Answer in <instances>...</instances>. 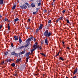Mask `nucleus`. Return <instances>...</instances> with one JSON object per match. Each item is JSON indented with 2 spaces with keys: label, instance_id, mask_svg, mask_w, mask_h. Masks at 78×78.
I'll return each instance as SVG.
<instances>
[{
  "label": "nucleus",
  "instance_id": "obj_1",
  "mask_svg": "<svg viewBox=\"0 0 78 78\" xmlns=\"http://www.w3.org/2000/svg\"><path fill=\"white\" fill-rule=\"evenodd\" d=\"M44 35L46 37H50V36H51V34L50 32H48V30H46L44 34Z\"/></svg>",
  "mask_w": 78,
  "mask_h": 78
},
{
  "label": "nucleus",
  "instance_id": "obj_2",
  "mask_svg": "<svg viewBox=\"0 0 78 78\" xmlns=\"http://www.w3.org/2000/svg\"><path fill=\"white\" fill-rule=\"evenodd\" d=\"M30 52H28L26 53V55L27 56V58H26V61L27 62H28V59H29V57H28V56H29V55H30Z\"/></svg>",
  "mask_w": 78,
  "mask_h": 78
},
{
  "label": "nucleus",
  "instance_id": "obj_3",
  "mask_svg": "<svg viewBox=\"0 0 78 78\" xmlns=\"http://www.w3.org/2000/svg\"><path fill=\"white\" fill-rule=\"evenodd\" d=\"M20 8L21 9H25L27 8V6H26L25 4H24L23 5L20 6Z\"/></svg>",
  "mask_w": 78,
  "mask_h": 78
},
{
  "label": "nucleus",
  "instance_id": "obj_4",
  "mask_svg": "<svg viewBox=\"0 0 78 78\" xmlns=\"http://www.w3.org/2000/svg\"><path fill=\"white\" fill-rule=\"evenodd\" d=\"M33 47L34 48H33L31 51V55L33 54V51L36 49V45H33Z\"/></svg>",
  "mask_w": 78,
  "mask_h": 78
},
{
  "label": "nucleus",
  "instance_id": "obj_5",
  "mask_svg": "<svg viewBox=\"0 0 78 78\" xmlns=\"http://www.w3.org/2000/svg\"><path fill=\"white\" fill-rule=\"evenodd\" d=\"M37 3L38 6H41V0H39L37 2Z\"/></svg>",
  "mask_w": 78,
  "mask_h": 78
},
{
  "label": "nucleus",
  "instance_id": "obj_6",
  "mask_svg": "<svg viewBox=\"0 0 78 78\" xmlns=\"http://www.w3.org/2000/svg\"><path fill=\"white\" fill-rule=\"evenodd\" d=\"M12 55H14L16 56H19V54L15 53L14 52H12L11 53Z\"/></svg>",
  "mask_w": 78,
  "mask_h": 78
},
{
  "label": "nucleus",
  "instance_id": "obj_7",
  "mask_svg": "<svg viewBox=\"0 0 78 78\" xmlns=\"http://www.w3.org/2000/svg\"><path fill=\"white\" fill-rule=\"evenodd\" d=\"M30 41H31V39L30 38L27 40L26 42V43H29V42H30Z\"/></svg>",
  "mask_w": 78,
  "mask_h": 78
},
{
  "label": "nucleus",
  "instance_id": "obj_8",
  "mask_svg": "<svg viewBox=\"0 0 78 78\" xmlns=\"http://www.w3.org/2000/svg\"><path fill=\"white\" fill-rule=\"evenodd\" d=\"M30 6L32 8H34V7L36 6V5H35V4H34L33 3H32L30 5Z\"/></svg>",
  "mask_w": 78,
  "mask_h": 78
},
{
  "label": "nucleus",
  "instance_id": "obj_9",
  "mask_svg": "<svg viewBox=\"0 0 78 78\" xmlns=\"http://www.w3.org/2000/svg\"><path fill=\"white\" fill-rule=\"evenodd\" d=\"M45 43L47 45H48V40L47 39V38H46L45 39Z\"/></svg>",
  "mask_w": 78,
  "mask_h": 78
},
{
  "label": "nucleus",
  "instance_id": "obj_10",
  "mask_svg": "<svg viewBox=\"0 0 78 78\" xmlns=\"http://www.w3.org/2000/svg\"><path fill=\"white\" fill-rule=\"evenodd\" d=\"M43 26L44 25H43V24H41L40 25V27H39V29L40 30H42V27H43Z\"/></svg>",
  "mask_w": 78,
  "mask_h": 78
},
{
  "label": "nucleus",
  "instance_id": "obj_11",
  "mask_svg": "<svg viewBox=\"0 0 78 78\" xmlns=\"http://www.w3.org/2000/svg\"><path fill=\"white\" fill-rule=\"evenodd\" d=\"M77 72H78V69L77 68H76V69L74 70V72L73 74L74 75H75V73H77Z\"/></svg>",
  "mask_w": 78,
  "mask_h": 78
},
{
  "label": "nucleus",
  "instance_id": "obj_12",
  "mask_svg": "<svg viewBox=\"0 0 78 78\" xmlns=\"http://www.w3.org/2000/svg\"><path fill=\"white\" fill-rule=\"evenodd\" d=\"M11 61H12V60L9 58H8L6 60V61H7V62H11Z\"/></svg>",
  "mask_w": 78,
  "mask_h": 78
},
{
  "label": "nucleus",
  "instance_id": "obj_13",
  "mask_svg": "<svg viewBox=\"0 0 78 78\" xmlns=\"http://www.w3.org/2000/svg\"><path fill=\"white\" fill-rule=\"evenodd\" d=\"M19 41L20 44H21V43H22V41L21 39V38H20V37H19Z\"/></svg>",
  "mask_w": 78,
  "mask_h": 78
},
{
  "label": "nucleus",
  "instance_id": "obj_14",
  "mask_svg": "<svg viewBox=\"0 0 78 78\" xmlns=\"http://www.w3.org/2000/svg\"><path fill=\"white\" fill-rule=\"evenodd\" d=\"M21 61V58L18 59L16 62V63H17V62H19V61Z\"/></svg>",
  "mask_w": 78,
  "mask_h": 78
},
{
  "label": "nucleus",
  "instance_id": "obj_15",
  "mask_svg": "<svg viewBox=\"0 0 78 78\" xmlns=\"http://www.w3.org/2000/svg\"><path fill=\"white\" fill-rule=\"evenodd\" d=\"M25 53V51H22L20 53L19 55H23Z\"/></svg>",
  "mask_w": 78,
  "mask_h": 78
},
{
  "label": "nucleus",
  "instance_id": "obj_16",
  "mask_svg": "<svg viewBox=\"0 0 78 78\" xmlns=\"http://www.w3.org/2000/svg\"><path fill=\"white\" fill-rule=\"evenodd\" d=\"M4 20L5 21H6V22H10V20H8L7 18H5L4 19Z\"/></svg>",
  "mask_w": 78,
  "mask_h": 78
},
{
  "label": "nucleus",
  "instance_id": "obj_17",
  "mask_svg": "<svg viewBox=\"0 0 78 78\" xmlns=\"http://www.w3.org/2000/svg\"><path fill=\"white\" fill-rule=\"evenodd\" d=\"M14 38L15 39V41H17L18 40V37L17 36H15Z\"/></svg>",
  "mask_w": 78,
  "mask_h": 78
},
{
  "label": "nucleus",
  "instance_id": "obj_18",
  "mask_svg": "<svg viewBox=\"0 0 78 78\" xmlns=\"http://www.w3.org/2000/svg\"><path fill=\"white\" fill-rule=\"evenodd\" d=\"M3 0H0V4L1 5H3Z\"/></svg>",
  "mask_w": 78,
  "mask_h": 78
},
{
  "label": "nucleus",
  "instance_id": "obj_19",
  "mask_svg": "<svg viewBox=\"0 0 78 78\" xmlns=\"http://www.w3.org/2000/svg\"><path fill=\"white\" fill-rule=\"evenodd\" d=\"M58 59H61V60H62V61H63L64 60V59H63V58L61 57H59Z\"/></svg>",
  "mask_w": 78,
  "mask_h": 78
},
{
  "label": "nucleus",
  "instance_id": "obj_20",
  "mask_svg": "<svg viewBox=\"0 0 78 78\" xmlns=\"http://www.w3.org/2000/svg\"><path fill=\"white\" fill-rule=\"evenodd\" d=\"M16 5H15L13 6V7L12 8V9L14 10L15 9V8H16Z\"/></svg>",
  "mask_w": 78,
  "mask_h": 78
},
{
  "label": "nucleus",
  "instance_id": "obj_21",
  "mask_svg": "<svg viewBox=\"0 0 78 78\" xmlns=\"http://www.w3.org/2000/svg\"><path fill=\"white\" fill-rule=\"evenodd\" d=\"M27 43V44H26L25 46V47H27V46H28L29 45H30V43Z\"/></svg>",
  "mask_w": 78,
  "mask_h": 78
},
{
  "label": "nucleus",
  "instance_id": "obj_22",
  "mask_svg": "<svg viewBox=\"0 0 78 78\" xmlns=\"http://www.w3.org/2000/svg\"><path fill=\"white\" fill-rule=\"evenodd\" d=\"M19 20V19H18V18H16L14 20L15 22H17V21H18V20Z\"/></svg>",
  "mask_w": 78,
  "mask_h": 78
},
{
  "label": "nucleus",
  "instance_id": "obj_23",
  "mask_svg": "<svg viewBox=\"0 0 78 78\" xmlns=\"http://www.w3.org/2000/svg\"><path fill=\"white\" fill-rule=\"evenodd\" d=\"M8 30H9V29H10V26H9V24H8Z\"/></svg>",
  "mask_w": 78,
  "mask_h": 78
},
{
  "label": "nucleus",
  "instance_id": "obj_24",
  "mask_svg": "<svg viewBox=\"0 0 78 78\" xmlns=\"http://www.w3.org/2000/svg\"><path fill=\"white\" fill-rule=\"evenodd\" d=\"M11 66L12 67H15V63H13L11 64Z\"/></svg>",
  "mask_w": 78,
  "mask_h": 78
},
{
  "label": "nucleus",
  "instance_id": "obj_25",
  "mask_svg": "<svg viewBox=\"0 0 78 78\" xmlns=\"http://www.w3.org/2000/svg\"><path fill=\"white\" fill-rule=\"evenodd\" d=\"M40 54L41 55H42V56H46V55L44 54L43 53H40Z\"/></svg>",
  "mask_w": 78,
  "mask_h": 78
},
{
  "label": "nucleus",
  "instance_id": "obj_26",
  "mask_svg": "<svg viewBox=\"0 0 78 78\" xmlns=\"http://www.w3.org/2000/svg\"><path fill=\"white\" fill-rule=\"evenodd\" d=\"M51 20H49L48 21V23H50V24H51Z\"/></svg>",
  "mask_w": 78,
  "mask_h": 78
},
{
  "label": "nucleus",
  "instance_id": "obj_27",
  "mask_svg": "<svg viewBox=\"0 0 78 78\" xmlns=\"http://www.w3.org/2000/svg\"><path fill=\"white\" fill-rule=\"evenodd\" d=\"M40 46L39 45H37V46L36 47V48H39L40 47Z\"/></svg>",
  "mask_w": 78,
  "mask_h": 78
},
{
  "label": "nucleus",
  "instance_id": "obj_28",
  "mask_svg": "<svg viewBox=\"0 0 78 78\" xmlns=\"http://www.w3.org/2000/svg\"><path fill=\"white\" fill-rule=\"evenodd\" d=\"M36 12L37 13V12H38V11H39V9L37 8H36Z\"/></svg>",
  "mask_w": 78,
  "mask_h": 78
},
{
  "label": "nucleus",
  "instance_id": "obj_29",
  "mask_svg": "<svg viewBox=\"0 0 78 78\" xmlns=\"http://www.w3.org/2000/svg\"><path fill=\"white\" fill-rule=\"evenodd\" d=\"M66 21L67 23H69V20H66Z\"/></svg>",
  "mask_w": 78,
  "mask_h": 78
},
{
  "label": "nucleus",
  "instance_id": "obj_30",
  "mask_svg": "<svg viewBox=\"0 0 78 78\" xmlns=\"http://www.w3.org/2000/svg\"><path fill=\"white\" fill-rule=\"evenodd\" d=\"M59 52L58 53L55 55V56L56 57L58 56V55H59Z\"/></svg>",
  "mask_w": 78,
  "mask_h": 78
},
{
  "label": "nucleus",
  "instance_id": "obj_31",
  "mask_svg": "<svg viewBox=\"0 0 78 78\" xmlns=\"http://www.w3.org/2000/svg\"><path fill=\"white\" fill-rule=\"evenodd\" d=\"M31 21V20L30 19H29L27 20V22H30Z\"/></svg>",
  "mask_w": 78,
  "mask_h": 78
},
{
  "label": "nucleus",
  "instance_id": "obj_32",
  "mask_svg": "<svg viewBox=\"0 0 78 78\" xmlns=\"http://www.w3.org/2000/svg\"><path fill=\"white\" fill-rule=\"evenodd\" d=\"M5 55H8V52H6L4 53Z\"/></svg>",
  "mask_w": 78,
  "mask_h": 78
},
{
  "label": "nucleus",
  "instance_id": "obj_33",
  "mask_svg": "<svg viewBox=\"0 0 78 78\" xmlns=\"http://www.w3.org/2000/svg\"><path fill=\"white\" fill-rule=\"evenodd\" d=\"M37 42H36L35 43V44H34V45H35V48L36 46H37Z\"/></svg>",
  "mask_w": 78,
  "mask_h": 78
},
{
  "label": "nucleus",
  "instance_id": "obj_34",
  "mask_svg": "<svg viewBox=\"0 0 78 78\" xmlns=\"http://www.w3.org/2000/svg\"><path fill=\"white\" fill-rule=\"evenodd\" d=\"M37 13L36 12H33V14H37Z\"/></svg>",
  "mask_w": 78,
  "mask_h": 78
},
{
  "label": "nucleus",
  "instance_id": "obj_35",
  "mask_svg": "<svg viewBox=\"0 0 78 78\" xmlns=\"http://www.w3.org/2000/svg\"><path fill=\"white\" fill-rule=\"evenodd\" d=\"M24 48V46H22L20 47V48Z\"/></svg>",
  "mask_w": 78,
  "mask_h": 78
},
{
  "label": "nucleus",
  "instance_id": "obj_36",
  "mask_svg": "<svg viewBox=\"0 0 78 78\" xmlns=\"http://www.w3.org/2000/svg\"><path fill=\"white\" fill-rule=\"evenodd\" d=\"M62 18H63L62 17H60L59 18H58L60 20H62Z\"/></svg>",
  "mask_w": 78,
  "mask_h": 78
},
{
  "label": "nucleus",
  "instance_id": "obj_37",
  "mask_svg": "<svg viewBox=\"0 0 78 78\" xmlns=\"http://www.w3.org/2000/svg\"><path fill=\"white\" fill-rule=\"evenodd\" d=\"M38 31H39V29H37L36 30V33H37V32Z\"/></svg>",
  "mask_w": 78,
  "mask_h": 78
},
{
  "label": "nucleus",
  "instance_id": "obj_38",
  "mask_svg": "<svg viewBox=\"0 0 78 78\" xmlns=\"http://www.w3.org/2000/svg\"><path fill=\"white\" fill-rule=\"evenodd\" d=\"M65 12H66V10H63L62 11V12H63V14Z\"/></svg>",
  "mask_w": 78,
  "mask_h": 78
},
{
  "label": "nucleus",
  "instance_id": "obj_39",
  "mask_svg": "<svg viewBox=\"0 0 78 78\" xmlns=\"http://www.w3.org/2000/svg\"><path fill=\"white\" fill-rule=\"evenodd\" d=\"M2 25H1V26H0V30H1V29H2Z\"/></svg>",
  "mask_w": 78,
  "mask_h": 78
},
{
  "label": "nucleus",
  "instance_id": "obj_40",
  "mask_svg": "<svg viewBox=\"0 0 78 78\" xmlns=\"http://www.w3.org/2000/svg\"><path fill=\"white\" fill-rule=\"evenodd\" d=\"M40 50H41V49H42V47H41V46L40 47Z\"/></svg>",
  "mask_w": 78,
  "mask_h": 78
},
{
  "label": "nucleus",
  "instance_id": "obj_41",
  "mask_svg": "<svg viewBox=\"0 0 78 78\" xmlns=\"http://www.w3.org/2000/svg\"><path fill=\"white\" fill-rule=\"evenodd\" d=\"M11 45L12 47H14V46L13 45V44L12 43H11Z\"/></svg>",
  "mask_w": 78,
  "mask_h": 78
},
{
  "label": "nucleus",
  "instance_id": "obj_42",
  "mask_svg": "<svg viewBox=\"0 0 78 78\" xmlns=\"http://www.w3.org/2000/svg\"><path fill=\"white\" fill-rule=\"evenodd\" d=\"M25 5H28L29 4H28V3H27V2H26L25 3Z\"/></svg>",
  "mask_w": 78,
  "mask_h": 78
},
{
  "label": "nucleus",
  "instance_id": "obj_43",
  "mask_svg": "<svg viewBox=\"0 0 78 78\" xmlns=\"http://www.w3.org/2000/svg\"><path fill=\"white\" fill-rule=\"evenodd\" d=\"M28 8H29V7H30V4H29L27 5Z\"/></svg>",
  "mask_w": 78,
  "mask_h": 78
},
{
  "label": "nucleus",
  "instance_id": "obj_44",
  "mask_svg": "<svg viewBox=\"0 0 78 78\" xmlns=\"http://www.w3.org/2000/svg\"><path fill=\"white\" fill-rule=\"evenodd\" d=\"M34 41H35V42H36V38H34Z\"/></svg>",
  "mask_w": 78,
  "mask_h": 78
},
{
  "label": "nucleus",
  "instance_id": "obj_45",
  "mask_svg": "<svg viewBox=\"0 0 78 78\" xmlns=\"http://www.w3.org/2000/svg\"><path fill=\"white\" fill-rule=\"evenodd\" d=\"M62 43L63 45H64V44H65V42H64V41H62Z\"/></svg>",
  "mask_w": 78,
  "mask_h": 78
},
{
  "label": "nucleus",
  "instance_id": "obj_46",
  "mask_svg": "<svg viewBox=\"0 0 78 78\" xmlns=\"http://www.w3.org/2000/svg\"><path fill=\"white\" fill-rule=\"evenodd\" d=\"M5 63V62L3 61L2 62V64H3Z\"/></svg>",
  "mask_w": 78,
  "mask_h": 78
},
{
  "label": "nucleus",
  "instance_id": "obj_47",
  "mask_svg": "<svg viewBox=\"0 0 78 78\" xmlns=\"http://www.w3.org/2000/svg\"><path fill=\"white\" fill-rule=\"evenodd\" d=\"M76 78V76H75L74 77H73V78Z\"/></svg>",
  "mask_w": 78,
  "mask_h": 78
},
{
  "label": "nucleus",
  "instance_id": "obj_48",
  "mask_svg": "<svg viewBox=\"0 0 78 78\" xmlns=\"http://www.w3.org/2000/svg\"><path fill=\"white\" fill-rule=\"evenodd\" d=\"M67 48L68 49V50H69V49H70V48L69 47H67Z\"/></svg>",
  "mask_w": 78,
  "mask_h": 78
},
{
  "label": "nucleus",
  "instance_id": "obj_49",
  "mask_svg": "<svg viewBox=\"0 0 78 78\" xmlns=\"http://www.w3.org/2000/svg\"><path fill=\"white\" fill-rule=\"evenodd\" d=\"M58 21L57 20L56 21V23H58Z\"/></svg>",
  "mask_w": 78,
  "mask_h": 78
},
{
  "label": "nucleus",
  "instance_id": "obj_50",
  "mask_svg": "<svg viewBox=\"0 0 78 78\" xmlns=\"http://www.w3.org/2000/svg\"><path fill=\"white\" fill-rule=\"evenodd\" d=\"M58 21H59V20H60V19H59V18H58L57 20Z\"/></svg>",
  "mask_w": 78,
  "mask_h": 78
},
{
  "label": "nucleus",
  "instance_id": "obj_51",
  "mask_svg": "<svg viewBox=\"0 0 78 78\" xmlns=\"http://www.w3.org/2000/svg\"><path fill=\"white\" fill-rule=\"evenodd\" d=\"M33 37H31V39H33Z\"/></svg>",
  "mask_w": 78,
  "mask_h": 78
},
{
  "label": "nucleus",
  "instance_id": "obj_52",
  "mask_svg": "<svg viewBox=\"0 0 78 78\" xmlns=\"http://www.w3.org/2000/svg\"><path fill=\"white\" fill-rule=\"evenodd\" d=\"M2 16L1 15H0V18H2Z\"/></svg>",
  "mask_w": 78,
  "mask_h": 78
},
{
  "label": "nucleus",
  "instance_id": "obj_53",
  "mask_svg": "<svg viewBox=\"0 0 78 78\" xmlns=\"http://www.w3.org/2000/svg\"><path fill=\"white\" fill-rule=\"evenodd\" d=\"M53 2H55V1H56V0H53Z\"/></svg>",
  "mask_w": 78,
  "mask_h": 78
},
{
  "label": "nucleus",
  "instance_id": "obj_54",
  "mask_svg": "<svg viewBox=\"0 0 78 78\" xmlns=\"http://www.w3.org/2000/svg\"><path fill=\"white\" fill-rule=\"evenodd\" d=\"M14 75H15V76H16V75H17V74H16L15 75L14 74Z\"/></svg>",
  "mask_w": 78,
  "mask_h": 78
},
{
  "label": "nucleus",
  "instance_id": "obj_55",
  "mask_svg": "<svg viewBox=\"0 0 78 78\" xmlns=\"http://www.w3.org/2000/svg\"><path fill=\"white\" fill-rule=\"evenodd\" d=\"M66 78H68V77H66Z\"/></svg>",
  "mask_w": 78,
  "mask_h": 78
},
{
  "label": "nucleus",
  "instance_id": "obj_56",
  "mask_svg": "<svg viewBox=\"0 0 78 78\" xmlns=\"http://www.w3.org/2000/svg\"><path fill=\"white\" fill-rule=\"evenodd\" d=\"M35 75H37V74H35Z\"/></svg>",
  "mask_w": 78,
  "mask_h": 78
}]
</instances>
